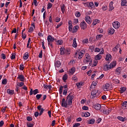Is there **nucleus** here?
Listing matches in <instances>:
<instances>
[{
    "label": "nucleus",
    "instance_id": "42",
    "mask_svg": "<svg viewBox=\"0 0 127 127\" xmlns=\"http://www.w3.org/2000/svg\"><path fill=\"white\" fill-rule=\"evenodd\" d=\"M7 83V79L6 78H4L2 80V85H6Z\"/></svg>",
    "mask_w": 127,
    "mask_h": 127
},
{
    "label": "nucleus",
    "instance_id": "58",
    "mask_svg": "<svg viewBox=\"0 0 127 127\" xmlns=\"http://www.w3.org/2000/svg\"><path fill=\"white\" fill-rule=\"evenodd\" d=\"M11 59L12 60L13 59H15V54L14 53H12Z\"/></svg>",
    "mask_w": 127,
    "mask_h": 127
},
{
    "label": "nucleus",
    "instance_id": "60",
    "mask_svg": "<svg viewBox=\"0 0 127 127\" xmlns=\"http://www.w3.org/2000/svg\"><path fill=\"white\" fill-rule=\"evenodd\" d=\"M27 126L28 127H33L34 125L32 123H28Z\"/></svg>",
    "mask_w": 127,
    "mask_h": 127
},
{
    "label": "nucleus",
    "instance_id": "9",
    "mask_svg": "<svg viewBox=\"0 0 127 127\" xmlns=\"http://www.w3.org/2000/svg\"><path fill=\"white\" fill-rule=\"evenodd\" d=\"M62 107H64V108H67L68 107V102L67 100L65 99V98H63L62 101Z\"/></svg>",
    "mask_w": 127,
    "mask_h": 127
},
{
    "label": "nucleus",
    "instance_id": "44",
    "mask_svg": "<svg viewBox=\"0 0 127 127\" xmlns=\"http://www.w3.org/2000/svg\"><path fill=\"white\" fill-rule=\"evenodd\" d=\"M118 48H119V45H117L115 48L113 49V51L114 52H117L118 51Z\"/></svg>",
    "mask_w": 127,
    "mask_h": 127
},
{
    "label": "nucleus",
    "instance_id": "39",
    "mask_svg": "<svg viewBox=\"0 0 127 127\" xmlns=\"http://www.w3.org/2000/svg\"><path fill=\"white\" fill-rule=\"evenodd\" d=\"M127 0H123L121 2V5H122V6H125V5L127 6Z\"/></svg>",
    "mask_w": 127,
    "mask_h": 127
},
{
    "label": "nucleus",
    "instance_id": "47",
    "mask_svg": "<svg viewBox=\"0 0 127 127\" xmlns=\"http://www.w3.org/2000/svg\"><path fill=\"white\" fill-rule=\"evenodd\" d=\"M52 7V3L49 2L48 4L47 9H50Z\"/></svg>",
    "mask_w": 127,
    "mask_h": 127
},
{
    "label": "nucleus",
    "instance_id": "36",
    "mask_svg": "<svg viewBox=\"0 0 127 127\" xmlns=\"http://www.w3.org/2000/svg\"><path fill=\"white\" fill-rule=\"evenodd\" d=\"M97 83L98 82L93 81L90 86V88L91 89H94V88H95V86H97Z\"/></svg>",
    "mask_w": 127,
    "mask_h": 127
},
{
    "label": "nucleus",
    "instance_id": "2",
    "mask_svg": "<svg viewBox=\"0 0 127 127\" xmlns=\"http://www.w3.org/2000/svg\"><path fill=\"white\" fill-rule=\"evenodd\" d=\"M84 63L85 64L89 62V66H92V59H91V56L89 54H86L85 58L83 61Z\"/></svg>",
    "mask_w": 127,
    "mask_h": 127
},
{
    "label": "nucleus",
    "instance_id": "43",
    "mask_svg": "<svg viewBox=\"0 0 127 127\" xmlns=\"http://www.w3.org/2000/svg\"><path fill=\"white\" fill-rule=\"evenodd\" d=\"M75 15L76 17H80L81 16V13L78 11H76L75 13Z\"/></svg>",
    "mask_w": 127,
    "mask_h": 127
},
{
    "label": "nucleus",
    "instance_id": "46",
    "mask_svg": "<svg viewBox=\"0 0 127 127\" xmlns=\"http://www.w3.org/2000/svg\"><path fill=\"white\" fill-rule=\"evenodd\" d=\"M93 6H94V2H90L89 4L88 7H89V8H92Z\"/></svg>",
    "mask_w": 127,
    "mask_h": 127
},
{
    "label": "nucleus",
    "instance_id": "31",
    "mask_svg": "<svg viewBox=\"0 0 127 127\" xmlns=\"http://www.w3.org/2000/svg\"><path fill=\"white\" fill-rule=\"evenodd\" d=\"M126 90H127V87H123L120 88L119 91H120V93L121 94H123V93H124V92H126Z\"/></svg>",
    "mask_w": 127,
    "mask_h": 127
},
{
    "label": "nucleus",
    "instance_id": "55",
    "mask_svg": "<svg viewBox=\"0 0 127 127\" xmlns=\"http://www.w3.org/2000/svg\"><path fill=\"white\" fill-rule=\"evenodd\" d=\"M82 110H84V111H88V110H89V107L86 106H84L82 107Z\"/></svg>",
    "mask_w": 127,
    "mask_h": 127
},
{
    "label": "nucleus",
    "instance_id": "63",
    "mask_svg": "<svg viewBox=\"0 0 127 127\" xmlns=\"http://www.w3.org/2000/svg\"><path fill=\"white\" fill-rule=\"evenodd\" d=\"M42 55H43V54H42V50H41V52H40V53H39V58H42Z\"/></svg>",
    "mask_w": 127,
    "mask_h": 127
},
{
    "label": "nucleus",
    "instance_id": "20",
    "mask_svg": "<svg viewBox=\"0 0 127 127\" xmlns=\"http://www.w3.org/2000/svg\"><path fill=\"white\" fill-rule=\"evenodd\" d=\"M110 65V67H111V69H113V68H115V67L117 66V62L113 61L111 63Z\"/></svg>",
    "mask_w": 127,
    "mask_h": 127
},
{
    "label": "nucleus",
    "instance_id": "23",
    "mask_svg": "<svg viewBox=\"0 0 127 127\" xmlns=\"http://www.w3.org/2000/svg\"><path fill=\"white\" fill-rule=\"evenodd\" d=\"M76 70V68L74 67H72L69 70V75H73L74 73H75V71Z\"/></svg>",
    "mask_w": 127,
    "mask_h": 127
},
{
    "label": "nucleus",
    "instance_id": "29",
    "mask_svg": "<svg viewBox=\"0 0 127 127\" xmlns=\"http://www.w3.org/2000/svg\"><path fill=\"white\" fill-rule=\"evenodd\" d=\"M108 32L110 34H114L115 33V29L113 28H110L108 29Z\"/></svg>",
    "mask_w": 127,
    "mask_h": 127
},
{
    "label": "nucleus",
    "instance_id": "13",
    "mask_svg": "<svg viewBox=\"0 0 127 127\" xmlns=\"http://www.w3.org/2000/svg\"><path fill=\"white\" fill-rule=\"evenodd\" d=\"M85 20L87 23H88V24H91V23H92V19L89 16H85Z\"/></svg>",
    "mask_w": 127,
    "mask_h": 127
},
{
    "label": "nucleus",
    "instance_id": "30",
    "mask_svg": "<svg viewBox=\"0 0 127 127\" xmlns=\"http://www.w3.org/2000/svg\"><path fill=\"white\" fill-rule=\"evenodd\" d=\"M121 72H122V68L121 67H118L116 70V73L117 75H120L121 74Z\"/></svg>",
    "mask_w": 127,
    "mask_h": 127
},
{
    "label": "nucleus",
    "instance_id": "51",
    "mask_svg": "<svg viewBox=\"0 0 127 127\" xmlns=\"http://www.w3.org/2000/svg\"><path fill=\"white\" fill-rule=\"evenodd\" d=\"M113 82L115 84H119V83H120V80H119L118 79H113Z\"/></svg>",
    "mask_w": 127,
    "mask_h": 127
},
{
    "label": "nucleus",
    "instance_id": "41",
    "mask_svg": "<svg viewBox=\"0 0 127 127\" xmlns=\"http://www.w3.org/2000/svg\"><path fill=\"white\" fill-rule=\"evenodd\" d=\"M57 45H62L63 44V40H59L57 41Z\"/></svg>",
    "mask_w": 127,
    "mask_h": 127
},
{
    "label": "nucleus",
    "instance_id": "62",
    "mask_svg": "<svg viewBox=\"0 0 127 127\" xmlns=\"http://www.w3.org/2000/svg\"><path fill=\"white\" fill-rule=\"evenodd\" d=\"M19 69H20V70H23V69H24V67L23 64H20V65Z\"/></svg>",
    "mask_w": 127,
    "mask_h": 127
},
{
    "label": "nucleus",
    "instance_id": "8",
    "mask_svg": "<svg viewBox=\"0 0 127 127\" xmlns=\"http://www.w3.org/2000/svg\"><path fill=\"white\" fill-rule=\"evenodd\" d=\"M84 54H85V51L84 50H81L80 52L77 53V58L78 59H82L83 56H84Z\"/></svg>",
    "mask_w": 127,
    "mask_h": 127
},
{
    "label": "nucleus",
    "instance_id": "48",
    "mask_svg": "<svg viewBox=\"0 0 127 127\" xmlns=\"http://www.w3.org/2000/svg\"><path fill=\"white\" fill-rule=\"evenodd\" d=\"M101 37H103V35L100 34L96 36V40H99V39H100Z\"/></svg>",
    "mask_w": 127,
    "mask_h": 127
},
{
    "label": "nucleus",
    "instance_id": "56",
    "mask_svg": "<svg viewBox=\"0 0 127 127\" xmlns=\"http://www.w3.org/2000/svg\"><path fill=\"white\" fill-rule=\"evenodd\" d=\"M60 94H62L63 92V86H61L59 89Z\"/></svg>",
    "mask_w": 127,
    "mask_h": 127
},
{
    "label": "nucleus",
    "instance_id": "11",
    "mask_svg": "<svg viewBox=\"0 0 127 127\" xmlns=\"http://www.w3.org/2000/svg\"><path fill=\"white\" fill-rule=\"evenodd\" d=\"M38 93H39L38 89H36L33 91L32 89H31L30 91V96H32V95H36V94H38Z\"/></svg>",
    "mask_w": 127,
    "mask_h": 127
},
{
    "label": "nucleus",
    "instance_id": "53",
    "mask_svg": "<svg viewBox=\"0 0 127 127\" xmlns=\"http://www.w3.org/2000/svg\"><path fill=\"white\" fill-rule=\"evenodd\" d=\"M39 111H40L39 116H41L43 114V112H44V109H43V108H42V109Z\"/></svg>",
    "mask_w": 127,
    "mask_h": 127
},
{
    "label": "nucleus",
    "instance_id": "34",
    "mask_svg": "<svg viewBox=\"0 0 127 127\" xmlns=\"http://www.w3.org/2000/svg\"><path fill=\"white\" fill-rule=\"evenodd\" d=\"M55 67H57L58 68H59L60 66H61V63H60V61H57L56 62L55 64Z\"/></svg>",
    "mask_w": 127,
    "mask_h": 127
},
{
    "label": "nucleus",
    "instance_id": "7",
    "mask_svg": "<svg viewBox=\"0 0 127 127\" xmlns=\"http://www.w3.org/2000/svg\"><path fill=\"white\" fill-rule=\"evenodd\" d=\"M87 24L85 21H82L81 22H80V27H81V29L85 30V29L87 28Z\"/></svg>",
    "mask_w": 127,
    "mask_h": 127
},
{
    "label": "nucleus",
    "instance_id": "21",
    "mask_svg": "<svg viewBox=\"0 0 127 127\" xmlns=\"http://www.w3.org/2000/svg\"><path fill=\"white\" fill-rule=\"evenodd\" d=\"M78 29H79V26H74L73 27V30L72 31V33H76L78 31Z\"/></svg>",
    "mask_w": 127,
    "mask_h": 127
},
{
    "label": "nucleus",
    "instance_id": "24",
    "mask_svg": "<svg viewBox=\"0 0 127 127\" xmlns=\"http://www.w3.org/2000/svg\"><path fill=\"white\" fill-rule=\"evenodd\" d=\"M43 87L44 89H49V90H51V89H52V85H51V84H49V85L47 84H44Z\"/></svg>",
    "mask_w": 127,
    "mask_h": 127
},
{
    "label": "nucleus",
    "instance_id": "16",
    "mask_svg": "<svg viewBox=\"0 0 127 127\" xmlns=\"http://www.w3.org/2000/svg\"><path fill=\"white\" fill-rule=\"evenodd\" d=\"M105 60H106V61H108V62L112 61V56L110 54H107L106 55Z\"/></svg>",
    "mask_w": 127,
    "mask_h": 127
},
{
    "label": "nucleus",
    "instance_id": "33",
    "mask_svg": "<svg viewBox=\"0 0 127 127\" xmlns=\"http://www.w3.org/2000/svg\"><path fill=\"white\" fill-rule=\"evenodd\" d=\"M98 61L97 60H94L93 61V64H91V67H96V66H97V65H98Z\"/></svg>",
    "mask_w": 127,
    "mask_h": 127
},
{
    "label": "nucleus",
    "instance_id": "18",
    "mask_svg": "<svg viewBox=\"0 0 127 127\" xmlns=\"http://www.w3.org/2000/svg\"><path fill=\"white\" fill-rule=\"evenodd\" d=\"M110 69H112L110 64H105L104 66V70L105 71H108V70H110Z\"/></svg>",
    "mask_w": 127,
    "mask_h": 127
},
{
    "label": "nucleus",
    "instance_id": "38",
    "mask_svg": "<svg viewBox=\"0 0 127 127\" xmlns=\"http://www.w3.org/2000/svg\"><path fill=\"white\" fill-rule=\"evenodd\" d=\"M82 85H83V83H82V82H78V83H76V85L77 89H80V88H81V87H82Z\"/></svg>",
    "mask_w": 127,
    "mask_h": 127
},
{
    "label": "nucleus",
    "instance_id": "40",
    "mask_svg": "<svg viewBox=\"0 0 127 127\" xmlns=\"http://www.w3.org/2000/svg\"><path fill=\"white\" fill-rule=\"evenodd\" d=\"M67 79H68V75L65 74L63 77L64 82H66V80H67Z\"/></svg>",
    "mask_w": 127,
    "mask_h": 127
},
{
    "label": "nucleus",
    "instance_id": "3",
    "mask_svg": "<svg viewBox=\"0 0 127 127\" xmlns=\"http://www.w3.org/2000/svg\"><path fill=\"white\" fill-rule=\"evenodd\" d=\"M74 96L73 94H69L66 97V102L68 106L72 105V101L74 99Z\"/></svg>",
    "mask_w": 127,
    "mask_h": 127
},
{
    "label": "nucleus",
    "instance_id": "37",
    "mask_svg": "<svg viewBox=\"0 0 127 127\" xmlns=\"http://www.w3.org/2000/svg\"><path fill=\"white\" fill-rule=\"evenodd\" d=\"M60 51L61 55H64V54L65 53V48H61Z\"/></svg>",
    "mask_w": 127,
    "mask_h": 127
},
{
    "label": "nucleus",
    "instance_id": "54",
    "mask_svg": "<svg viewBox=\"0 0 127 127\" xmlns=\"http://www.w3.org/2000/svg\"><path fill=\"white\" fill-rule=\"evenodd\" d=\"M83 43L84 44H88L89 43V41L88 40V39H85L83 41Z\"/></svg>",
    "mask_w": 127,
    "mask_h": 127
},
{
    "label": "nucleus",
    "instance_id": "15",
    "mask_svg": "<svg viewBox=\"0 0 127 127\" xmlns=\"http://www.w3.org/2000/svg\"><path fill=\"white\" fill-rule=\"evenodd\" d=\"M93 107L95 110H97V111H98L101 109V108H102V106H101V104H96L93 106Z\"/></svg>",
    "mask_w": 127,
    "mask_h": 127
},
{
    "label": "nucleus",
    "instance_id": "61",
    "mask_svg": "<svg viewBox=\"0 0 127 127\" xmlns=\"http://www.w3.org/2000/svg\"><path fill=\"white\" fill-rule=\"evenodd\" d=\"M34 30V28L32 27H30V28L29 29L28 32H32Z\"/></svg>",
    "mask_w": 127,
    "mask_h": 127
},
{
    "label": "nucleus",
    "instance_id": "22",
    "mask_svg": "<svg viewBox=\"0 0 127 127\" xmlns=\"http://www.w3.org/2000/svg\"><path fill=\"white\" fill-rule=\"evenodd\" d=\"M61 9L63 13H65V9H66V6H65V4H63V5H61Z\"/></svg>",
    "mask_w": 127,
    "mask_h": 127
},
{
    "label": "nucleus",
    "instance_id": "12",
    "mask_svg": "<svg viewBox=\"0 0 127 127\" xmlns=\"http://www.w3.org/2000/svg\"><path fill=\"white\" fill-rule=\"evenodd\" d=\"M17 79H18V80H19V81H21V82H24L25 80V77H24V75L22 74H19L18 75Z\"/></svg>",
    "mask_w": 127,
    "mask_h": 127
},
{
    "label": "nucleus",
    "instance_id": "45",
    "mask_svg": "<svg viewBox=\"0 0 127 127\" xmlns=\"http://www.w3.org/2000/svg\"><path fill=\"white\" fill-rule=\"evenodd\" d=\"M118 119L120 120L121 121V122H125V118L124 117H122V116H119L118 117Z\"/></svg>",
    "mask_w": 127,
    "mask_h": 127
},
{
    "label": "nucleus",
    "instance_id": "59",
    "mask_svg": "<svg viewBox=\"0 0 127 127\" xmlns=\"http://www.w3.org/2000/svg\"><path fill=\"white\" fill-rule=\"evenodd\" d=\"M72 80H73V81H75V82H77V80H78V78L77 77V76L73 75L72 77Z\"/></svg>",
    "mask_w": 127,
    "mask_h": 127
},
{
    "label": "nucleus",
    "instance_id": "57",
    "mask_svg": "<svg viewBox=\"0 0 127 127\" xmlns=\"http://www.w3.org/2000/svg\"><path fill=\"white\" fill-rule=\"evenodd\" d=\"M73 23H72V21H68V27H73Z\"/></svg>",
    "mask_w": 127,
    "mask_h": 127
},
{
    "label": "nucleus",
    "instance_id": "27",
    "mask_svg": "<svg viewBox=\"0 0 127 127\" xmlns=\"http://www.w3.org/2000/svg\"><path fill=\"white\" fill-rule=\"evenodd\" d=\"M7 93L9 95H13L14 94V90H10L9 89H8L7 90Z\"/></svg>",
    "mask_w": 127,
    "mask_h": 127
},
{
    "label": "nucleus",
    "instance_id": "52",
    "mask_svg": "<svg viewBox=\"0 0 127 127\" xmlns=\"http://www.w3.org/2000/svg\"><path fill=\"white\" fill-rule=\"evenodd\" d=\"M41 97H42V94H37L36 96V99L37 100H39V99H40V98H41Z\"/></svg>",
    "mask_w": 127,
    "mask_h": 127
},
{
    "label": "nucleus",
    "instance_id": "25",
    "mask_svg": "<svg viewBox=\"0 0 127 127\" xmlns=\"http://www.w3.org/2000/svg\"><path fill=\"white\" fill-rule=\"evenodd\" d=\"M87 124L88 125H93V124H95V119H89L87 120Z\"/></svg>",
    "mask_w": 127,
    "mask_h": 127
},
{
    "label": "nucleus",
    "instance_id": "1",
    "mask_svg": "<svg viewBox=\"0 0 127 127\" xmlns=\"http://www.w3.org/2000/svg\"><path fill=\"white\" fill-rule=\"evenodd\" d=\"M101 95V92L98 89L92 90L91 92L90 98L94 99V98H98Z\"/></svg>",
    "mask_w": 127,
    "mask_h": 127
},
{
    "label": "nucleus",
    "instance_id": "28",
    "mask_svg": "<svg viewBox=\"0 0 127 127\" xmlns=\"http://www.w3.org/2000/svg\"><path fill=\"white\" fill-rule=\"evenodd\" d=\"M97 23H100V20L96 19L93 20L92 25H93V26H94L96 25V24H97Z\"/></svg>",
    "mask_w": 127,
    "mask_h": 127
},
{
    "label": "nucleus",
    "instance_id": "64",
    "mask_svg": "<svg viewBox=\"0 0 127 127\" xmlns=\"http://www.w3.org/2000/svg\"><path fill=\"white\" fill-rule=\"evenodd\" d=\"M79 126H80V124L79 123H76L75 125H74L72 127H78Z\"/></svg>",
    "mask_w": 127,
    "mask_h": 127
},
{
    "label": "nucleus",
    "instance_id": "14",
    "mask_svg": "<svg viewBox=\"0 0 127 127\" xmlns=\"http://www.w3.org/2000/svg\"><path fill=\"white\" fill-rule=\"evenodd\" d=\"M110 84L106 83L103 85V90L104 91H109L110 90Z\"/></svg>",
    "mask_w": 127,
    "mask_h": 127
},
{
    "label": "nucleus",
    "instance_id": "49",
    "mask_svg": "<svg viewBox=\"0 0 127 127\" xmlns=\"http://www.w3.org/2000/svg\"><path fill=\"white\" fill-rule=\"evenodd\" d=\"M6 109H7V107L6 106L4 107L1 109V112H2V113H4V112L6 111Z\"/></svg>",
    "mask_w": 127,
    "mask_h": 127
},
{
    "label": "nucleus",
    "instance_id": "10",
    "mask_svg": "<svg viewBox=\"0 0 127 127\" xmlns=\"http://www.w3.org/2000/svg\"><path fill=\"white\" fill-rule=\"evenodd\" d=\"M113 27L115 28V29H118V28H119L120 26H121V24L120 23V22L118 21H115L113 22Z\"/></svg>",
    "mask_w": 127,
    "mask_h": 127
},
{
    "label": "nucleus",
    "instance_id": "6",
    "mask_svg": "<svg viewBox=\"0 0 127 127\" xmlns=\"http://www.w3.org/2000/svg\"><path fill=\"white\" fill-rule=\"evenodd\" d=\"M104 49L101 48L100 53L95 57V60H96V61H98V60H101V59H102V56L101 55V54H104Z\"/></svg>",
    "mask_w": 127,
    "mask_h": 127
},
{
    "label": "nucleus",
    "instance_id": "17",
    "mask_svg": "<svg viewBox=\"0 0 127 127\" xmlns=\"http://www.w3.org/2000/svg\"><path fill=\"white\" fill-rule=\"evenodd\" d=\"M77 46H78V45L77 44V39L74 38L73 40L72 47L74 48H76Z\"/></svg>",
    "mask_w": 127,
    "mask_h": 127
},
{
    "label": "nucleus",
    "instance_id": "4",
    "mask_svg": "<svg viewBox=\"0 0 127 127\" xmlns=\"http://www.w3.org/2000/svg\"><path fill=\"white\" fill-rule=\"evenodd\" d=\"M102 113L104 115H109L110 113L112 112V109L111 108H108V107H102Z\"/></svg>",
    "mask_w": 127,
    "mask_h": 127
},
{
    "label": "nucleus",
    "instance_id": "26",
    "mask_svg": "<svg viewBox=\"0 0 127 127\" xmlns=\"http://www.w3.org/2000/svg\"><path fill=\"white\" fill-rule=\"evenodd\" d=\"M91 114L89 112L82 113V117H85V118H88V117H90Z\"/></svg>",
    "mask_w": 127,
    "mask_h": 127
},
{
    "label": "nucleus",
    "instance_id": "50",
    "mask_svg": "<svg viewBox=\"0 0 127 127\" xmlns=\"http://www.w3.org/2000/svg\"><path fill=\"white\" fill-rule=\"evenodd\" d=\"M101 50H102V49H101L99 48H96L94 49V52H100V51H101Z\"/></svg>",
    "mask_w": 127,
    "mask_h": 127
},
{
    "label": "nucleus",
    "instance_id": "5",
    "mask_svg": "<svg viewBox=\"0 0 127 127\" xmlns=\"http://www.w3.org/2000/svg\"><path fill=\"white\" fill-rule=\"evenodd\" d=\"M47 40L48 45H50V46H51V47H52V42H53V41H54L55 40L54 37L51 36V35H49L48 36Z\"/></svg>",
    "mask_w": 127,
    "mask_h": 127
},
{
    "label": "nucleus",
    "instance_id": "19",
    "mask_svg": "<svg viewBox=\"0 0 127 127\" xmlns=\"http://www.w3.org/2000/svg\"><path fill=\"white\" fill-rule=\"evenodd\" d=\"M113 4H114V2L111 1L109 4V11H112V10H113V9L115 8V7H114Z\"/></svg>",
    "mask_w": 127,
    "mask_h": 127
},
{
    "label": "nucleus",
    "instance_id": "32",
    "mask_svg": "<svg viewBox=\"0 0 127 127\" xmlns=\"http://www.w3.org/2000/svg\"><path fill=\"white\" fill-rule=\"evenodd\" d=\"M28 57H29V55H28V53H25L23 55V59L25 60H27L28 59Z\"/></svg>",
    "mask_w": 127,
    "mask_h": 127
},
{
    "label": "nucleus",
    "instance_id": "35",
    "mask_svg": "<svg viewBox=\"0 0 127 127\" xmlns=\"http://www.w3.org/2000/svg\"><path fill=\"white\" fill-rule=\"evenodd\" d=\"M127 108V102L125 101L123 103L122 109H124V110H126Z\"/></svg>",
    "mask_w": 127,
    "mask_h": 127
}]
</instances>
